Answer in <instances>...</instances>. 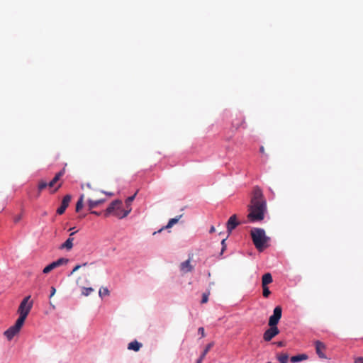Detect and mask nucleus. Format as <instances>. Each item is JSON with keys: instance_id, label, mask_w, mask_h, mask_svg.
Segmentation results:
<instances>
[{"instance_id": "c756f323", "label": "nucleus", "mask_w": 363, "mask_h": 363, "mask_svg": "<svg viewBox=\"0 0 363 363\" xmlns=\"http://www.w3.org/2000/svg\"><path fill=\"white\" fill-rule=\"evenodd\" d=\"M92 291H94V289L91 287H88V288H86V287H83V289H82V294L84 296H89Z\"/></svg>"}, {"instance_id": "423d86ee", "label": "nucleus", "mask_w": 363, "mask_h": 363, "mask_svg": "<svg viewBox=\"0 0 363 363\" xmlns=\"http://www.w3.org/2000/svg\"><path fill=\"white\" fill-rule=\"evenodd\" d=\"M282 309L281 306H277L273 311V314L269 317V325L277 327V324L281 318Z\"/></svg>"}, {"instance_id": "39448f33", "label": "nucleus", "mask_w": 363, "mask_h": 363, "mask_svg": "<svg viewBox=\"0 0 363 363\" xmlns=\"http://www.w3.org/2000/svg\"><path fill=\"white\" fill-rule=\"evenodd\" d=\"M79 269H82V274L84 277L90 276L91 274L95 272L94 266L92 263H84L83 264L76 265L71 272L69 275L73 274L76 271H77Z\"/></svg>"}, {"instance_id": "c85d7f7f", "label": "nucleus", "mask_w": 363, "mask_h": 363, "mask_svg": "<svg viewBox=\"0 0 363 363\" xmlns=\"http://www.w3.org/2000/svg\"><path fill=\"white\" fill-rule=\"evenodd\" d=\"M262 294L264 298L269 297V296L271 294V291L269 289V287L267 286H262Z\"/></svg>"}, {"instance_id": "dca6fc26", "label": "nucleus", "mask_w": 363, "mask_h": 363, "mask_svg": "<svg viewBox=\"0 0 363 363\" xmlns=\"http://www.w3.org/2000/svg\"><path fill=\"white\" fill-rule=\"evenodd\" d=\"M142 347V344L138 342L137 340H134L130 342L128 345V349L130 350H133L138 352Z\"/></svg>"}, {"instance_id": "58836bf2", "label": "nucleus", "mask_w": 363, "mask_h": 363, "mask_svg": "<svg viewBox=\"0 0 363 363\" xmlns=\"http://www.w3.org/2000/svg\"><path fill=\"white\" fill-rule=\"evenodd\" d=\"M244 123V120L241 118L240 120V123H237V124H234L233 123V125L235 126L236 128H238L239 126L242 123Z\"/></svg>"}, {"instance_id": "f257e3e1", "label": "nucleus", "mask_w": 363, "mask_h": 363, "mask_svg": "<svg viewBox=\"0 0 363 363\" xmlns=\"http://www.w3.org/2000/svg\"><path fill=\"white\" fill-rule=\"evenodd\" d=\"M248 210L247 218L251 222L261 221L264 219V213L267 211V201L259 186H255L253 189Z\"/></svg>"}, {"instance_id": "5701e85b", "label": "nucleus", "mask_w": 363, "mask_h": 363, "mask_svg": "<svg viewBox=\"0 0 363 363\" xmlns=\"http://www.w3.org/2000/svg\"><path fill=\"white\" fill-rule=\"evenodd\" d=\"M73 247V243L72 240L67 239L61 246L62 248H65L67 250H71Z\"/></svg>"}, {"instance_id": "49530a36", "label": "nucleus", "mask_w": 363, "mask_h": 363, "mask_svg": "<svg viewBox=\"0 0 363 363\" xmlns=\"http://www.w3.org/2000/svg\"><path fill=\"white\" fill-rule=\"evenodd\" d=\"M91 213H94V214H96V215H99V213L96 211H92Z\"/></svg>"}, {"instance_id": "f8f14e48", "label": "nucleus", "mask_w": 363, "mask_h": 363, "mask_svg": "<svg viewBox=\"0 0 363 363\" xmlns=\"http://www.w3.org/2000/svg\"><path fill=\"white\" fill-rule=\"evenodd\" d=\"M19 330H17L13 326H11L4 332V335L9 340H11L16 334L19 333Z\"/></svg>"}, {"instance_id": "412c9836", "label": "nucleus", "mask_w": 363, "mask_h": 363, "mask_svg": "<svg viewBox=\"0 0 363 363\" xmlns=\"http://www.w3.org/2000/svg\"><path fill=\"white\" fill-rule=\"evenodd\" d=\"M55 268H57V267H56L55 264L54 263V262H52V263H50V264H48L43 269V272L44 274H48Z\"/></svg>"}, {"instance_id": "f3484780", "label": "nucleus", "mask_w": 363, "mask_h": 363, "mask_svg": "<svg viewBox=\"0 0 363 363\" xmlns=\"http://www.w3.org/2000/svg\"><path fill=\"white\" fill-rule=\"evenodd\" d=\"M26 318L27 317H25L24 315H19L18 318L16 320L15 324L13 326L14 328H16L17 330H20L21 329Z\"/></svg>"}, {"instance_id": "6ab92c4d", "label": "nucleus", "mask_w": 363, "mask_h": 363, "mask_svg": "<svg viewBox=\"0 0 363 363\" xmlns=\"http://www.w3.org/2000/svg\"><path fill=\"white\" fill-rule=\"evenodd\" d=\"M182 217V215L180 216H178L175 218H171L169 219L167 225H166L165 228H172L174 224H176L179 220L180 219V218Z\"/></svg>"}, {"instance_id": "ddd939ff", "label": "nucleus", "mask_w": 363, "mask_h": 363, "mask_svg": "<svg viewBox=\"0 0 363 363\" xmlns=\"http://www.w3.org/2000/svg\"><path fill=\"white\" fill-rule=\"evenodd\" d=\"M180 269L182 272L187 273L192 271L193 267L191 265L190 261L188 259L181 263Z\"/></svg>"}, {"instance_id": "c03bdc74", "label": "nucleus", "mask_w": 363, "mask_h": 363, "mask_svg": "<svg viewBox=\"0 0 363 363\" xmlns=\"http://www.w3.org/2000/svg\"><path fill=\"white\" fill-rule=\"evenodd\" d=\"M259 151L261 153L264 154V152H265L264 147L263 146H261L259 148Z\"/></svg>"}, {"instance_id": "a878e982", "label": "nucleus", "mask_w": 363, "mask_h": 363, "mask_svg": "<svg viewBox=\"0 0 363 363\" xmlns=\"http://www.w3.org/2000/svg\"><path fill=\"white\" fill-rule=\"evenodd\" d=\"M47 186H48V183H47L44 180H40L38 183V190L40 192L41 191H43L44 189H45Z\"/></svg>"}, {"instance_id": "20e7f679", "label": "nucleus", "mask_w": 363, "mask_h": 363, "mask_svg": "<svg viewBox=\"0 0 363 363\" xmlns=\"http://www.w3.org/2000/svg\"><path fill=\"white\" fill-rule=\"evenodd\" d=\"M138 191H136L133 196L128 197L125 201V212L123 213H116V200H115V217L122 219L125 217H126L132 211L131 204L132 202L134 201L135 196L137 194Z\"/></svg>"}, {"instance_id": "4468645a", "label": "nucleus", "mask_w": 363, "mask_h": 363, "mask_svg": "<svg viewBox=\"0 0 363 363\" xmlns=\"http://www.w3.org/2000/svg\"><path fill=\"white\" fill-rule=\"evenodd\" d=\"M272 281V276L270 273L264 274L262 278V286H267L268 284H271Z\"/></svg>"}, {"instance_id": "bb28decb", "label": "nucleus", "mask_w": 363, "mask_h": 363, "mask_svg": "<svg viewBox=\"0 0 363 363\" xmlns=\"http://www.w3.org/2000/svg\"><path fill=\"white\" fill-rule=\"evenodd\" d=\"M213 346V342H211L209 344H208L205 348V350H203V352H202L201 357V358H204L206 355V354L208 352V351L211 349V347Z\"/></svg>"}, {"instance_id": "4be33fe9", "label": "nucleus", "mask_w": 363, "mask_h": 363, "mask_svg": "<svg viewBox=\"0 0 363 363\" xmlns=\"http://www.w3.org/2000/svg\"><path fill=\"white\" fill-rule=\"evenodd\" d=\"M84 195H82L76 204V211L79 212L83 208Z\"/></svg>"}, {"instance_id": "f704fd0d", "label": "nucleus", "mask_w": 363, "mask_h": 363, "mask_svg": "<svg viewBox=\"0 0 363 363\" xmlns=\"http://www.w3.org/2000/svg\"><path fill=\"white\" fill-rule=\"evenodd\" d=\"M51 291H50V297L51 298L52 296H53L56 292V289L54 286H52L51 287Z\"/></svg>"}, {"instance_id": "1a4fd4ad", "label": "nucleus", "mask_w": 363, "mask_h": 363, "mask_svg": "<svg viewBox=\"0 0 363 363\" xmlns=\"http://www.w3.org/2000/svg\"><path fill=\"white\" fill-rule=\"evenodd\" d=\"M238 225L239 222L237 221L236 215H233L232 216H230L226 224L228 233L230 234L232 232V230L235 229Z\"/></svg>"}, {"instance_id": "c9c22d12", "label": "nucleus", "mask_w": 363, "mask_h": 363, "mask_svg": "<svg viewBox=\"0 0 363 363\" xmlns=\"http://www.w3.org/2000/svg\"><path fill=\"white\" fill-rule=\"evenodd\" d=\"M21 218H22L21 215H18V216H16L14 218V222H15V223H18V222H19V221L21 220Z\"/></svg>"}, {"instance_id": "cd10ccee", "label": "nucleus", "mask_w": 363, "mask_h": 363, "mask_svg": "<svg viewBox=\"0 0 363 363\" xmlns=\"http://www.w3.org/2000/svg\"><path fill=\"white\" fill-rule=\"evenodd\" d=\"M101 202H102L101 200H97V201L89 200V206L90 208H93L96 207Z\"/></svg>"}, {"instance_id": "7ed1b4c3", "label": "nucleus", "mask_w": 363, "mask_h": 363, "mask_svg": "<svg viewBox=\"0 0 363 363\" xmlns=\"http://www.w3.org/2000/svg\"><path fill=\"white\" fill-rule=\"evenodd\" d=\"M33 301L30 300V296L25 297L20 303V306L18 308V313L21 315L27 317L33 307Z\"/></svg>"}, {"instance_id": "9d476101", "label": "nucleus", "mask_w": 363, "mask_h": 363, "mask_svg": "<svg viewBox=\"0 0 363 363\" xmlns=\"http://www.w3.org/2000/svg\"><path fill=\"white\" fill-rule=\"evenodd\" d=\"M315 351H316V353L318 355V357L322 359L326 358V356L324 353V350H325V344L320 341L317 340L315 342Z\"/></svg>"}, {"instance_id": "79ce46f5", "label": "nucleus", "mask_w": 363, "mask_h": 363, "mask_svg": "<svg viewBox=\"0 0 363 363\" xmlns=\"http://www.w3.org/2000/svg\"><path fill=\"white\" fill-rule=\"evenodd\" d=\"M277 344V346H279V347H283V346H284V342H281V341L278 342Z\"/></svg>"}, {"instance_id": "e433bc0d", "label": "nucleus", "mask_w": 363, "mask_h": 363, "mask_svg": "<svg viewBox=\"0 0 363 363\" xmlns=\"http://www.w3.org/2000/svg\"><path fill=\"white\" fill-rule=\"evenodd\" d=\"M61 186H62V182H60L57 184V186L55 187V189L52 191V193L56 192Z\"/></svg>"}, {"instance_id": "de8ad7c7", "label": "nucleus", "mask_w": 363, "mask_h": 363, "mask_svg": "<svg viewBox=\"0 0 363 363\" xmlns=\"http://www.w3.org/2000/svg\"><path fill=\"white\" fill-rule=\"evenodd\" d=\"M267 363H272L271 362H268Z\"/></svg>"}, {"instance_id": "72a5a7b5", "label": "nucleus", "mask_w": 363, "mask_h": 363, "mask_svg": "<svg viewBox=\"0 0 363 363\" xmlns=\"http://www.w3.org/2000/svg\"><path fill=\"white\" fill-rule=\"evenodd\" d=\"M199 333L201 334V337H205V332L203 328L201 327L198 330Z\"/></svg>"}, {"instance_id": "6e6552de", "label": "nucleus", "mask_w": 363, "mask_h": 363, "mask_svg": "<svg viewBox=\"0 0 363 363\" xmlns=\"http://www.w3.org/2000/svg\"><path fill=\"white\" fill-rule=\"evenodd\" d=\"M71 199L72 196L69 194H67L63 197L60 206L57 209V214L62 215L65 213L66 208L69 206Z\"/></svg>"}, {"instance_id": "f03ea898", "label": "nucleus", "mask_w": 363, "mask_h": 363, "mask_svg": "<svg viewBox=\"0 0 363 363\" xmlns=\"http://www.w3.org/2000/svg\"><path fill=\"white\" fill-rule=\"evenodd\" d=\"M251 237L255 247L259 251H262L267 247V242L269 238L265 235V232L262 228H254L251 230Z\"/></svg>"}, {"instance_id": "a19ab883", "label": "nucleus", "mask_w": 363, "mask_h": 363, "mask_svg": "<svg viewBox=\"0 0 363 363\" xmlns=\"http://www.w3.org/2000/svg\"><path fill=\"white\" fill-rule=\"evenodd\" d=\"M77 284L79 285V286H81L82 284V281H81V277H79V279H77Z\"/></svg>"}, {"instance_id": "2eb2a0df", "label": "nucleus", "mask_w": 363, "mask_h": 363, "mask_svg": "<svg viewBox=\"0 0 363 363\" xmlns=\"http://www.w3.org/2000/svg\"><path fill=\"white\" fill-rule=\"evenodd\" d=\"M308 357L307 354H298V355L291 357L290 360L292 363H296L298 362L306 360V359H308Z\"/></svg>"}, {"instance_id": "2f4dec72", "label": "nucleus", "mask_w": 363, "mask_h": 363, "mask_svg": "<svg viewBox=\"0 0 363 363\" xmlns=\"http://www.w3.org/2000/svg\"><path fill=\"white\" fill-rule=\"evenodd\" d=\"M113 211V201L111 202L109 206L106 209V212L105 213L106 216H108L109 213H111Z\"/></svg>"}, {"instance_id": "b1692460", "label": "nucleus", "mask_w": 363, "mask_h": 363, "mask_svg": "<svg viewBox=\"0 0 363 363\" xmlns=\"http://www.w3.org/2000/svg\"><path fill=\"white\" fill-rule=\"evenodd\" d=\"M99 294L100 297L104 298V296H108L110 292L106 287H101L99 289Z\"/></svg>"}, {"instance_id": "a18cd8bd", "label": "nucleus", "mask_w": 363, "mask_h": 363, "mask_svg": "<svg viewBox=\"0 0 363 363\" xmlns=\"http://www.w3.org/2000/svg\"><path fill=\"white\" fill-rule=\"evenodd\" d=\"M204 358H201V357H199V359L196 361V363H202V361Z\"/></svg>"}, {"instance_id": "aec40b11", "label": "nucleus", "mask_w": 363, "mask_h": 363, "mask_svg": "<svg viewBox=\"0 0 363 363\" xmlns=\"http://www.w3.org/2000/svg\"><path fill=\"white\" fill-rule=\"evenodd\" d=\"M277 359L280 363H288L289 355L286 353H281L277 356Z\"/></svg>"}, {"instance_id": "9b49d317", "label": "nucleus", "mask_w": 363, "mask_h": 363, "mask_svg": "<svg viewBox=\"0 0 363 363\" xmlns=\"http://www.w3.org/2000/svg\"><path fill=\"white\" fill-rule=\"evenodd\" d=\"M65 169H62L61 171L57 172L54 178L48 183V186L52 188L55 186V185L57 183V182L60 179V178L65 174Z\"/></svg>"}, {"instance_id": "ea45409f", "label": "nucleus", "mask_w": 363, "mask_h": 363, "mask_svg": "<svg viewBox=\"0 0 363 363\" xmlns=\"http://www.w3.org/2000/svg\"><path fill=\"white\" fill-rule=\"evenodd\" d=\"M215 231H216L215 227L214 226H211V228H210L209 233H213Z\"/></svg>"}, {"instance_id": "4c0bfd02", "label": "nucleus", "mask_w": 363, "mask_h": 363, "mask_svg": "<svg viewBox=\"0 0 363 363\" xmlns=\"http://www.w3.org/2000/svg\"><path fill=\"white\" fill-rule=\"evenodd\" d=\"M225 238L223 239L222 241H221V245H222V247H223V250L225 247H226V245H225Z\"/></svg>"}, {"instance_id": "37998d69", "label": "nucleus", "mask_w": 363, "mask_h": 363, "mask_svg": "<svg viewBox=\"0 0 363 363\" xmlns=\"http://www.w3.org/2000/svg\"><path fill=\"white\" fill-rule=\"evenodd\" d=\"M76 232H72L70 235H69V238H68L69 240H72V242H73L74 240V238H72V235L75 233Z\"/></svg>"}, {"instance_id": "7c9ffc66", "label": "nucleus", "mask_w": 363, "mask_h": 363, "mask_svg": "<svg viewBox=\"0 0 363 363\" xmlns=\"http://www.w3.org/2000/svg\"><path fill=\"white\" fill-rule=\"evenodd\" d=\"M210 294V292H205L202 295V299H201V303H206L208 302V296Z\"/></svg>"}, {"instance_id": "393cba45", "label": "nucleus", "mask_w": 363, "mask_h": 363, "mask_svg": "<svg viewBox=\"0 0 363 363\" xmlns=\"http://www.w3.org/2000/svg\"><path fill=\"white\" fill-rule=\"evenodd\" d=\"M67 262H68V259L66 258H60L54 262V263L55 264L57 267H58L61 265L65 264Z\"/></svg>"}, {"instance_id": "a211bd4d", "label": "nucleus", "mask_w": 363, "mask_h": 363, "mask_svg": "<svg viewBox=\"0 0 363 363\" xmlns=\"http://www.w3.org/2000/svg\"><path fill=\"white\" fill-rule=\"evenodd\" d=\"M117 204H116V213H123L125 212V208H123V203L121 200L116 199Z\"/></svg>"}, {"instance_id": "0eeeda50", "label": "nucleus", "mask_w": 363, "mask_h": 363, "mask_svg": "<svg viewBox=\"0 0 363 363\" xmlns=\"http://www.w3.org/2000/svg\"><path fill=\"white\" fill-rule=\"evenodd\" d=\"M279 333V330L277 327L274 326H269V328L267 329L263 335V339L269 342L272 338H274L276 335H277Z\"/></svg>"}, {"instance_id": "473e14b6", "label": "nucleus", "mask_w": 363, "mask_h": 363, "mask_svg": "<svg viewBox=\"0 0 363 363\" xmlns=\"http://www.w3.org/2000/svg\"><path fill=\"white\" fill-rule=\"evenodd\" d=\"M354 363H363V357H359L354 359Z\"/></svg>"}]
</instances>
